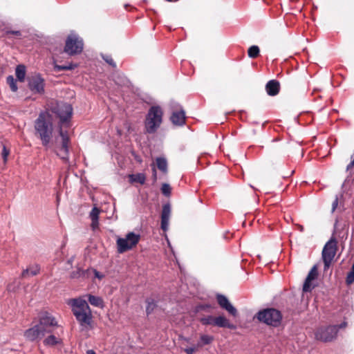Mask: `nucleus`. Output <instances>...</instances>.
Here are the masks:
<instances>
[{
  "label": "nucleus",
  "instance_id": "obj_1",
  "mask_svg": "<svg viewBox=\"0 0 354 354\" xmlns=\"http://www.w3.org/2000/svg\"><path fill=\"white\" fill-rule=\"evenodd\" d=\"M73 106L71 104L66 102L57 103L53 109V112L59 118V135L61 137V145L57 146L55 150L58 156L65 162L69 160V144L70 138L66 130H63L62 126L68 127L72 114Z\"/></svg>",
  "mask_w": 354,
  "mask_h": 354
},
{
  "label": "nucleus",
  "instance_id": "obj_2",
  "mask_svg": "<svg viewBox=\"0 0 354 354\" xmlns=\"http://www.w3.org/2000/svg\"><path fill=\"white\" fill-rule=\"evenodd\" d=\"M35 136L41 140V145L46 149L50 147L53 135V116L48 111L39 113L34 124Z\"/></svg>",
  "mask_w": 354,
  "mask_h": 354
},
{
  "label": "nucleus",
  "instance_id": "obj_3",
  "mask_svg": "<svg viewBox=\"0 0 354 354\" xmlns=\"http://www.w3.org/2000/svg\"><path fill=\"white\" fill-rule=\"evenodd\" d=\"M254 319L267 326L277 328L282 323L283 315L279 310L268 307L259 310L254 315Z\"/></svg>",
  "mask_w": 354,
  "mask_h": 354
},
{
  "label": "nucleus",
  "instance_id": "obj_4",
  "mask_svg": "<svg viewBox=\"0 0 354 354\" xmlns=\"http://www.w3.org/2000/svg\"><path fill=\"white\" fill-rule=\"evenodd\" d=\"M163 118V111L158 105L151 106L145 116V131L153 134L160 128Z\"/></svg>",
  "mask_w": 354,
  "mask_h": 354
},
{
  "label": "nucleus",
  "instance_id": "obj_5",
  "mask_svg": "<svg viewBox=\"0 0 354 354\" xmlns=\"http://www.w3.org/2000/svg\"><path fill=\"white\" fill-rule=\"evenodd\" d=\"M346 326V322H344L339 325L320 327L317 328L315 333V338L324 342H331L337 337L339 329L344 328Z\"/></svg>",
  "mask_w": 354,
  "mask_h": 354
},
{
  "label": "nucleus",
  "instance_id": "obj_6",
  "mask_svg": "<svg viewBox=\"0 0 354 354\" xmlns=\"http://www.w3.org/2000/svg\"><path fill=\"white\" fill-rule=\"evenodd\" d=\"M140 239V235L133 232H129L125 238L119 237L116 241L118 253L122 254L135 247Z\"/></svg>",
  "mask_w": 354,
  "mask_h": 354
},
{
  "label": "nucleus",
  "instance_id": "obj_7",
  "mask_svg": "<svg viewBox=\"0 0 354 354\" xmlns=\"http://www.w3.org/2000/svg\"><path fill=\"white\" fill-rule=\"evenodd\" d=\"M337 241L335 238H331L324 246L322 250V260L324 264V269L326 270L329 268L330 263L336 254Z\"/></svg>",
  "mask_w": 354,
  "mask_h": 354
},
{
  "label": "nucleus",
  "instance_id": "obj_8",
  "mask_svg": "<svg viewBox=\"0 0 354 354\" xmlns=\"http://www.w3.org/2000/svg\"><path fill=\"white\" fill-rule=\"evenodd\" d=\"M84 47L82 39L77 35H69L64 46V52L70 55H77L82 53Z\"/></svg>",
  "mask_w": 354,
  "mask_h": 354
},
{
  "label": "nucleus",
  "instance_id": "obj_9",
  "mask_svg": "<svg viewBox=\"0 0 354 354\" xmlns=\"http://www.w3.org/2000/svg\"><path fill=\"white\" fill-rule=\"evenodd\" d=\"M28 87L33 94L43 95L45 93V80L40 73L28 77Z\"/></svg>",
  "mask_w": 354,
  "mask_h": 354
},
{
  "label": "nucleus",
  "instance_id": "obj_10",
  "mask_svg": "<svg viewBox=\"0 0 354 354\" xmlns=\"http://www.w3.org/2000/svg\"><path fill=\"white\" fill-rule=\"evenodd\" d=\"M39 323L42 330H45V333H52V328L57 325L55 318L49 313L44 311L41 312L38 315Z\"/></svg>",
  "mask_w": 354,
  "mask_h": 354
},
{
  "label": "nucleus",
  "instance_id": "obj_11",
  "mask_svg": "<svg viewBox=\"0 0 354 354\" xmlns=\"http://www.w3.org/2000/svg\"><path fill=\"white\" fill-rule=\"evenodd\" d=\"M45 335V330H42L37 324L26 330L24 333L26 339L32 342L40 341Z\"/></svg>",
  "mask_w": 354,
  "mask_h": 354
},
{
  "label": "nucleus",
  "instance_id": "obj_12",
  "mask_svg": "<svg viewBox=\"0 0 354 354\" xmlns=\"http://www.w3.org/2000/svg\"><path fill=\"white\" fill-rule=\"evenodd\" d=\"M216 300L219 306L225 310L230 315L236 317L239 315L237 309L230 302L227 297L221 294L216 295Z\"/></svg>",
  "mask_w": 354,
  "mask_h": 354
},
{
  "label": "nucleus",
  "instance_id": "obj_13",
  "mask_svg": "<svg viewBox=\"0 0 354 354\" xmlns=\"http://www.w3.org/2000/svg\"><path fill=\"white\" fill-rule=\"evenodd\" d=\"M73 313L81 326L87 327L91 326L92 322L91 310L86 311L75 310Z\"/></svg>",
  "mask_w": 354,
  "mask_h": 354
},
{
  "label": "nucleus",
  "instance_id": "obj_14",
  "mask_svg": "<svg viewBox=\"0 0 354 354\" xmlns=\"http://www.w3.org/2000/svg\"><path fill=\"white\" fill-rule=\"evenodd\" d=\"M318 276L317 271V266L314 265L308 272V276L306 278V280L303 285V291L305 292H311L313 289L315 288V286H313L311 281L315 280Z\"/></svg>",
  "mask_w": 354,
  "mask_h": 354
},
{
  "label": "nucleus",
  "instance_id": "obj_15",
  "mask_svg": "<svg viewBox=\"0 0 354 354\" xmlns=\"http://www.w3.org/2000/svg\"><path fill=\"white\" fill-rule=\"evenodd\" d=\"M171 205L169 203L163 205L161 213V229L167 232L169 229V218L171 215Z\"/></svg>",
  "mask_w": 354,
  "mask_h": 354
},
{
  "label": "nucleus",
  "instance_id": "obj_16",
  "mask_svg": "<svg viewBox=\"0 0 354 354\" xmlns=\"http://www.w3.org/2000/svg\"><path fill=\"white\" fill-rule=\"evenodd\" d=\"M171 122L176 126H183L185 124V113L183 109L178 111H174L170 117Z\"/></svg>",
  "mask_w": 354,
  "mask_h": 354
},
{
  "label": "nucleus",
  "instance_id": "obj_17",
  "mask_svg": "<svg viewBox=\"0 0 354 354\" xmlns=\"http://www.w3.org/2000/svg\"><path fill=\"white\" fill-rule=\"evenodd\" d=\"M266 91L268 95L275 96L280 91V84L276 80H271L266 84Z\"/></svg>",
  "mask_w": 354,
  "mask_h": 354
},
{
  "label": "nucleus",
  "instance_id": "obj_18",
  "mask_svg": "<svg viewBox=\"0 0 354 354\" xmlns=\"http://www.w3.org/2000/svg\"><path fill=\"white\" fill-rule=\"evenodd\" d=\"M214 326L220 328H227L229 329H234L235 326L231 324L230 321L223 315H219L215 317Z\"/></svg>",
  "mask_w": 354,
  "mask_h": 354
},
{
  "label": "nucleus",
  "instance_id": "obj_19",
  "mask_svg": "<svg viewBox=\"0 0 354 354\" xmlns=\"http://www.w3.org/2000/svg\"><path fill=\"white\" fill-rule=\"evenodd\" d=\"M91 310L88 303L82 299H75L73 300V312L75 310L77 311H86Z\"/></svg>",
  "mask_w": 354,
  "mask_h": 354
},
{
  "label": "nucleus",
  "instance_id": "obj_20",
  "mask_svg": "<svg viewBox=\"0 0 354 354\" xmlns=\"http://www.w3.org/2000/svg\"><path fill=\"white\" fill-rule=\"evenodd\" d=\"M129 181L131 183H139L141 185L145 184L146 176L144 173H137L135 174H130L129 176Z\"/></svg>",
  "mask_w": 354,
  "mask_h": 354
},
{
  "label": "nucleus",
  "instance_id": "obj_21",
  "mask_svg": "<svg viewBox=\"0 0 354 354\" xmlns=\"http://www.w3.org/2000/svg\"><path fill=\"white\" fill-rule=\"evenodd\" d=\"M88 301L93 306L103 308L104 302L101 297L93 295H88Z\"/></svg>",
  "mask_w": 354,
  "mask_h": 354
},
{
  "label": "nucleus",
  "instance_id": "obj_22",
  "mask_svg": "<svg viewBox=\"0 0 354 354\" xmlns=\"http://www.w3.org/2000/svg\"><path fill=\"white\" fill-rule=\"evenodd\" d=\"M15 75L18 81L23 82L26 77V66L19 64L15 68Z\"/></svg>",
  "mask_w": 354,
  "mask_h": 354
},
{
  "label": "nucleus",
  "instance_id": "obj_23",
  "mask_svg": "<svg viewBox=\"0 0 354 354\" xmlns=\"http://www.w3.org/2000/svg\"><path fill=\"white\" fill-rule=\"evenodd\" d=\"M156 160L158 169L163 174H167L168 171L167 159L164 157H158Z\"/></svg>",
  "mask_w": 354,
  "mask_h": 354
},
{
  "label": "nucleus",
  "instance_id": "obj_24",
  "mask_svg": "<svg viewBox=\"0 0 354 354\" xmlns=\"http://www.w3.org/2000/svg\"><path fill=\"white\" fill-rule=\"evenodd\" d=\"M145 302L147 304L146 314L147 316H149V315H151L153 313L154 309L156 308L157 303L155 301V299L153 298H147L145 300Z\"/></svg>",
  "mask_w": 354,
  "mask_h": 354
},
{
  "label": "nucleus",
  "instance_id": "obj_25",
  "mask_svg": "<svg viewBox=\"0 0 354 354\" xmlns=\"http://www.w3.org/2000/svg\"><path fill=\"white\" fill-rule=\"evenodd\" d=\"M214 340V337L208 335H201L199 341L197 343L198 347H203L205 345L210 344Z\"/></svg>",
  "mask_w": 354,
  "mask_h": 354
},
{
  "label": "nucleus",
  "instance_id": "obj_26",
  "mask_svg": "<svg viewBox=\"0 0 354 354\" xmlns=\"http://www.w3.org/2000/svg\"><path fill=\"white\" fill-rule=\"evenodd\" d=\"M60 341L54 335H50L44 340V344L48 346H53L59 344Z\"/></svg>",
  "mask_w": 354,
  "mask_h": 354
},
{
  "label": "nucleus",
  "instance_id": "obj_27",
  "mask_svg": "<svg viewBox=\"0 0 354 354\" xmlns=\"http://www.w3.org/2000/svg\"><path fill=\"white\" fill-rule=\"evenodd\" d=\"M215 317L212 315H207L199 319V322L203 326L212 325L214 326Z\"/></svg>",
  "mask_w": 354,
  "mask_h": 354
},
{
  "label": "nucleus",
  "instance_id": "obj_28",
  "mask_svg": "<svg viewBox=\"0 0 354 354\" xmlns=\"http://www.w3.org/2000/svg\"><path fill=\"white\" fill-rule=\"evenodd\" d=\"M260 49L258 46L253 45L248 48V57L252 59L257 57L259 55Z\"/></svg>",
  "mask_w": 354,
  "mask_h": 354
},
{
  "label": "nucleus",
  "instance_id": "obj_29",
  "mask_svg": "<svg viewBox=\"0 0 354 354\" xmlns=\"http://www.w3.org/2000/svg\"><path fill=\"white\" fill-rule=\"evenodd\" d=\"M6 82L10 86V88L12 91H17L18 86L17 85V80H15L12 75H8L6 77Z\"/></svg>",
  "mask_w": 354,
  "mask_h": 354
},
{
  "label": "nucleus",
  "instance_id": "obj_30",
  "mask_svg": "<svg viewBox=\"0 0 354 354\" xmlns=\"http://www.w3.org/2000/svg\"><path fill=\"white\" fill-rule=\"evenodd\" d=\"M77 67V64H70L68 65H55V70L56 71H68V70H73L75 68Z\"/></svg>",
  "mask_w": 354,
  "mask_h": 354
},
{
  "label": "nucleus",
  "instance_id": "obj_31",
  "mask_svg": "<svg viewBox=\"0 0 354 354\" xmlns=\"http://www.w3.org/2000/svg\"><path fill=\"white\" fill-rule=\"evenodd\" d=\"M102 58L103 59V60L107 63L108 64H109L110 66H111L113 68H116V64L115 62L113 61L111 55H107V54H105V55H102Z\"/></svg>",
  "mask_w": 354,
  "mask_h": 354
},
{
  "label": "nucleus",
  "instance_id": "obj_32",
  "mask_svg": "<svg viewBox=\"0 0 354 354\" xmlns=\"http://www.w3.org/2000/svg\"><path fill=\"white\" fill-rule=\"evenodd\" d=\"M100 213V209L97 207L96 206H94L90 214H89V217L91 218V220H95L96 221V219H99V214Z\"/></svg>",
  "mask_w": 354,
  "mask_h": 354
},
{
  "label": "nucleus",
  "instance_id": "obj_33",
  "mask_svg": "<svg viewBox=\"0 0 354 354\" xmlns=\"http://www.w3.org/2000/svg\"><path fill=\"white\" fill-rule=\"evenodd\" d=\"M70 277L73 279H82V269L77 268L76 270L71 272Z\"/></svg>",
  "mask_w": 354,
  "mask_h": 354
},
{
  "label": "nucleus",
  "instance_id": "obj_34",
  "mask_svg": "<svg viewBox=\"0 0 354 354\" xmlns=\"http://www.w3.org/2000/svg\"><path fill=\"white\" fill-rule=\"evenodd\" d=\"M161 191L165 196H169L171 194V188L168 183H163L161 187Z\"/></svg>",
  "mask_w": 354,
  "mask_h": 354
},
{
  "label": "nucleus",
  "instance_id": "obj_35",
  "mask_svg": "<svg viewBox=\"0 0 354 354\" xmlns=\"http://www.w3.org/2000/svg\"><path fill=\"white\" fill-rule=\"evenodd\" d=\"M342 198H343V193H341L339 196L338 195L335 196V198L332 203V209H331L332 213H333L335 211V209H337L338 204H339V200Z\"/></svg>",
  "mask_w": 354,
  "mask_h": 354
},
{
  "label": "nucleus",
  "instance_id": "obj_36",
  "mask_svg": "<svg viewBox=\"0 0 354 354\" xmlns=\"http://www.w3.org/2000/svg\"><path fill=\"white\" fill-rule=\"evenodd\" d=\"M9 153H10V150L6 148L5 145H2L1 156H2V158L5 163L8 160V156Z\"/></svg>",
  "mask_w": 354,
  "mask_h": 354
},
{
  "label": "nucleus",
  "instance_id": "obj_37",
  "mask_svg": "<svg viewBox=\"0 0 354 354\" xmlns=\"http://www.w3.org/2000/svg\"><path fill=\"white\" fill-rule=\"evenodd\" d=\"M212 308V305L209 304H200L196 307V312H198L200 310H207Z\"/></svg>",
  "mask_w": 354,
  "mask_h": 354
},
{
  "label": "nucleus",
  "instance_id": "obj_38",
  "mask_svg": "<svg viewBox=\"0 0 354 354\" xmlns=\"http://www.w3.org/2000/svg\"><path fill=\"white\" fill-rule=\"evenodd\" d=\"M354 282V273L349 272L346 277V283L347 285H351Z\"/></svg>",
  "mask_w": 354,
  "mask_h": 354
},
{
  "label": "nucleus",
  "instance_id": "obj_39",
  "mask_svg": "<svg viewBox=\"0 0 354 354\" xmlns=\"http://www.w3.org/2000/svg\"><path fill=\"white\" fill-rule=\"evenodd\" d=\"M28 269H30L29 272L30 276H35L39 272V268L38 267V266H31L28 268Z\"/></svg>",
  "mask_w": 354,
  "mask_h": 354
},
{
  "label": "nucleus",
  "instance_id": "obj_40",
  "mask_svg": "<svg viewBox=\"0 0 354 354\" xmlns=\"http://www.w3.org/2000/svg\"><path fill=\"white\" fill-rule=\"evenodd\" d=\"M92 272L93 269L88 268L86 270H82V279L89 278Z\"/></svg>",
  "mask_w": 354,
  "mask_h": 354
},
{
  "label": "nucleus",
  "instance_id": "obj_41",
  "mask_svg": "<svg viewBox=\"0 0 354 354\" xmlns=\"http://www.w3.org/2000/svg\"><path fill=\"white\" fill-rule=\"evenodd\" d=\"M10 34L14 35L17 37L21 36V32L19 30H6V35H10Z\"/></svg>",
  "mask_w": 354,
  "mask_h": 354
},
{
  "label": "nucleus",
  "instance_id": "obj_42",
  "mask_svg": "<svg viewBox=\"0 0 354 354\" xmlns=\"http://www.w3.org/2000/svg\"><path fill=\"white\" fill-rule=\"evenodd\" d=\"M91 226L93 230H95L96 228H97L99 226V219H96V221L91 220Z\"/></svg>",
  "mask_w": 354,
  "mask_h": 354
},
{
  "label": "nucleus",
  "instance_id": "obj_43",
  "mask_svg": "<svg viewBox=\"0 0 354 354\" xmlns=\"http://www.w3.org/2000/svg\"><path fill=\"white\" fill-rule=\"evenodd\" d=\"M152 178L153 182L157 180V172L154 165H152Z\"/></svg>",
  "mask_w": 354,
  "mask_h": 354
},
{
  "label": "nucleus",
  "instance_id": "obj_44",
  "mask_svg": "<svg viewBox=\"0 0 354 354\" xmlns=\"http://www.w3.org/2000/svg\"><path fill=\"white\" fill-rule=\"evenodd\" d=\"M93 272L94 273L95 277L101 279L103 278L104 275L99 272L97 270L93 269Z\"/></svg>",
  "mask_w": 354,
  "mask_h": 354
},
{
  "label": "nucleus",
  "instance_id": "obj_45",
  "mask_svg": "<svg viewBox=\"0 0 354 354\" xmlns=\"http://www.w3.org/2000/svg\"><path fill=\"white\" fill-rule=\"evenodd\" d=\"M350 181H351L350 177H349V176H348V177L345 179V180L344 181V183H343V184H342V192H344V188H345V187L346 186V185H348V184L350 183Z\"/></svg>",
  "mask_w": 354,
  "mask_h": 354
},
{
  "label": "nucleus",
  "instance_id": "obj_46",
  "mask_svg": "<svg viewBox=\"0 0 354 354\" xmlns=\"http://www.w3.org/2000/svg\"><path fill=\"white\" fill-rule=\"evenodd\" d=\"M30 270V269H28V268L24 270L23 272H21V277L25 278L28 276H30V273H29Z\"/></svg>",
  "mask_w": 354,
  "mask_h": 354
},
{
  "label": "nucleus",
  "instance_id": "obj_47",
  "mask_svg": "<svg viewBox=\"0 0 354 354\" xmlns=\"http://www.w3.org/2000/svg\"><path fill=\"white\" fill-rule=\"evenodd\" d=\"M196 351V348L194 347H189L185 348V351L187 353V354H193Z\"/></svg>",
  "mask_w": 354,
  "mask_h": 354
},
{
  "label": "nucleus",
  "instance_id": "obj_48",
  "mask_svg": "<svg viewBox=\"0 0 354 354\" xmlns=\"http://www.w3.org/2000/svg\"><path fill=\"white\" fill-rule=\"evenodd\" d=\"M7 289L8 291H15V286L13 284H8Z\"/></svg>",
  "mask_w": 354,
  "mask_h": 354
},
{
  "label": "nucleus",
  "instance_id": "obj_49",
  "mask_svg": "<svg viewBox=\"0 0 354 354\" xmlns=\"http://www.w3.org/2000/svg\"><path fill=\"white\" fill-rule=\"evenodd\" d=\"M354 166V161L351 162L346 166V171H349Z\"/></svg>",
  "mask_w": 354,
  "mask_h": 354
},
{
  "label": "nucleus",
  "instance_id": "obj_50",
  "mask_svg": "<svg viewBox=\"0 0 354 354\" xmlns=\"http://www.w3.org/2000/svg\"><path fill=\"white\" fill-rule=\"evenodd\" d=\"M296 226H297V229H298L301 232H304V226H303V225H299V224H297V225H296Z\"/></svg>",
  "mask_w": 354,
  "mask_h": 354
},
{
  "label": "nucleus",
  "instance_id": "obj_51",
  "mask_svg": "<svg viewBox=\"0 0 354 354\" xmlns=\"http://www.w3.org/2000/svg\"><path fill=\"white\" fill-rule=\"evenodd\" d=\"M75 257H71L68 261H67V263L70 265H71L73 263V261L74 260Z\"/></svg>",
  "mask_w": 354,
  "mask_h": 354
},
{
  "label": "nucleus",
  "instance_id": "obj_52",
  "mask_svg": "<svg viewBox=\"0 0 354 354\" xmlns=\"http://www.w3.org/2000/svg\"><path fill=\"white\" fill-rule=\"evenodd\" d=\"M86 354H95V352L93 350L90 349L86 351Z\"/></svg>",
  "mask_w": 354,
  "mask_h": 354
},
{
  "label": "nucleus",
  "instance_id": "obj_53",
  "mask_svg": "<svg viewBox=\"0 0 354 354\" xmlns=\"http://www.w3.org/2000/svg\"><path fill=\"white\" fill-rule=\"evenodd\" d=\"M351 272L354 273V262H353V264L352 265Z\"/></svg>",
  "mask_w": 354,
  "mask_h": 354
},
{
  "label": "nucleus",
  "instance_id": "obj_54",
  "mask_svg": "<svg viewBox=\"0 0 354 354\" xmlns=\"http://www.w3.org/2000/svg\"><path fill=\"white\" fill-rule=\"evenodd\" d=\"M167 1H169V2H176V1H178V0H166Z\"/></svg>",
  "mask_w": 354,
  "mask_h": 354
}]
</instances>
